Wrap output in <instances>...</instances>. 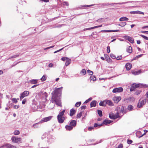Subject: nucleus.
I'll use <instances>...</instances> for the list:
<instances>
[{"label": "nucleus", "mask_w": 148, "mask_h": 148, "mask_svg": "<svg viewBox=\"0 0 148 148\" xmlns=\"http://www.w3.org/2000/svg\"><path fill=\"white\" fill-rule=\"evenodd\" d=\"M62 88V87L55 89L51 100L52 103H56L57 105L60 107L62 106V105L60 96L61 94L62 90H60V89Z\"/></svg>", "instance_id": "1"}, {"label": "nucleus", "mask_w": 148, "mask_h": 148, "mask_svg": "<svg viewBox=\"0 0 148 148\" xmlns=\"http://www.w3.org/2000/svg\"><path fill=\"white\" fill-rule=\"evenodd\" d=\"M65 110H63L62 112H60L57 116V119L59 123H62L66 118L63 116L65 112Z\"/></svg>", "instance_id": "2"}, {"label": "nucleus", "mask_w": 148, "mask_h": 148, "mask_svg": "<svg viewBox=\"0 0 148 148\" xmlns=\"http://www.w3.org/2000/svg\"><path fill=\"white\" fill-rule=\"evenodd\" d=\"M148 87V86L145 84H136L134 83L132 84L131 87L130 88V90L131 91H133L134 89L137 88H147Z\"/></svg>", "instance_id": "3"}, {"label": "nucleus", "mask_w": 148, "mask_h": 148, "mask_svg": "<svg viewBox=\"0 0 148 148\" xmlns=\"http://www.w3.org/2000/svg\"><path fill=\"white\" fill-rule=\"evenodd\" d=\"M116 110L117 111L118 114H119L120 116L123 115L126 112L125 108L123 106H119L118 107L116 108Z\"/></svg>", "instance_id": "4"}, {"label": "nucleus", "mask_w": 148, "mask_h": 148, "mask_svg": "<svg viewBox=\"0 0 148 148\" xmlns=\"http://www.w3.org/2000/svg\"><path fill=\"white\" fill-rule=\"evenodd\" d=\"M147 102L146 98H142L139 100V102L137 105V107L138 108H140L142 107Z\"/></svg>", "instance_id": "5"}, {"label": "nucleus", "mask_w": 148, "mask_h": 148, "mask_svg": "<svg viewBox=\"0 0 148 148\" xmlns=\"http://www.w3.org/2000/svg\"><path fill=\"white\" fill-rule=\"evenodd\" d=\"M12 142L14 143H21V138H17L16 136H13L11 138Z\"/></svg>", "instance_id": "6"}, {"label": "nucleus", "mask_w": 148, "mask_h": 148, "mask_svg": "<svg viewBox=\"0 0 148 148\" xmlns=\"http://www.w3.org/2000/svg\"><path fill=\"white\" fill-rule=\"evenodd\" d=\"M109 118L112 119H115L117 118L120 117V116L119 114L117 113V111L116 114H113L112 113H110L109 114Z\"/></svg>", "instance_id": "7"}, {"label": "nucleus", "mask_w": 148, "mask_h": 148, "mask_svg": "<svg viewBox=\"0 0 148 148\" xmlns=\"http://www.w3.org/2000/svg\"><path fill=\"white\" fill-rule=\"evenodd\" d=\"M29 94V92L28 91H25L21 94L20 99L21 100L25 97L28 96Z\"/></svg>", "instance_id": "8"}, {"label": "nucleus", "mask_w": 148, "mask_h": 148, "mask_svg": "<svg viewBox=\"0 0 148 148\" xmlns=\"http://www.w3.org/2000/svg\"><path fill=\"white\" fill-rule=\"evenodd\" d=\"M52 117V116H49L47 117L41 119V121H40V123H42L51 120Z\"/></svg>", "instance_id": "9"}, {"label": "nucleus", "mask_w": 148, "mask_h": 148, "mask_svg": "<svg viewBox=\"0 0 148 148\" xmlns=\"http://www.w3.org/2000/svg\"><path fill=\"white\" fill-rule=\"evenodd\" d=\"M123 89L121 87L116 88L112 90L113 93L121 92L123 91Z\"/></svg>", "instance_id": "10"}, {"label": "nucleus", "mask_w": 148, "mask_h": 148, "mask_svg": "<svg viewBox=\"0 0 148 148\" xmlns=\"http://www.w3.org/2000/svg\"><path fill=\"white\" fill-rule=\"evenodd\" d=\"M121 99L120 96L114 97L113 98V100L116 103H118Z\"/></svg>", "instance_id": "11"}, {"label": "nucleus", "mask_w": 148, "mask_h": 148, "mask_svg": "<svg viewBox=\"0 0 148 148\" xmlns=\"http://www.w3.org/2000/svg\"><path fill=\"white\" fill-rule=\"evenodd\" d=\"M5 146L7 148H17V147L9 143L5 144Z\"/></svg>", "instance_id": "12"}, {"label": "nucleus", "mask_w": 148, "mask_h": 148, "mask_svg": "<svg viewBox=\"0 0 148 148\" xmlns=\"http://www.w3.org/2000/svg\"><path fill=\"white\" fill-rule=\"evenodd\" d=\"M125 66L127 70L129 71L132 68V64L130 63H127L126 64Z\"/></svg>", "instance_id": "13"}, {"label": "nucleus", "mask_w": 148, "mask_h": 148, "mask_svg": "<svg viewBox=\"0 0 148 148\" xmlns=\"http://www.w3.org/2000/svg\"><path fill=\"white\" fill-rule=\"evenodd\" d=\"M130 13L132 14H144V12L139 11H131L130 12Z\"/></svg>", "instance_id": "14"}, {"label": "nucleus", "mask_w": 148, "mask_h": 148, "mask_svg": "<svg viewBox=\"0 0 148 148\" xmlns=\"http://www.w3.org/2000/svg\"><path fill=\"white\" fill-rule=\"evenodd\" d=\"M112 122V121L107 119H105L103 121V125L104 124L105 125H107L108 124Z\"/></svg>", "instance_id": "15"}, {"label": "nucleus", "mask_w": 148, "mask_h": 148, "mask_svg": "<svg viewBox=\"0 0 148 148\" xmlns=\"http://www.w3.org/2000/svg\"><path fill=\"white\" fill-rule=\"evenodd\" d=\"M76 121L75 120H72L70 123L69 125L72 126L73 127L75 126Z\"/></svg>", "instance_id": "16"}, {"label": "nucleus", "mask_w": 148, "mask_h": 148, "mask_svg": "<svg viewBox=\"0 0 148 148\" xmlns=\"http://www.w3.org/2000/svg\"><path fill=\"white\" fill-rule=\"evenodd\" d=\"M102 26V25H100L97 26L91 27L89 28H86V29H84V30H90V29H92L95 28H98V27H101Z\"/></svg>", "instance_id": "17"}, {"label": "nucleus", "mask_w": 148, "mask_h": 148, "mask_svg": "<svg viewBox=\"0 0 148 148\" xmlns=\"http://www.w3.org/2000/svg\"><path fill=\"white\" fill-rule=\"evenodd\" d=\"M97 102L95 101H93L90 103V107H95L96 105Z\"/></svg>", "instance_id": "18"}, {"label": "nucleus", "mask_w": 148, "mask_h": 148, "mask_svg": "<svg viewBox=\"0 0 148 148\" xmlns=\"http://www.w3.org/2000/svg\"><path fill=\"white\" fill-rule=\"evenodd\" d=\"M75 111L74 109H72L70 111V116H73L75 113Z\"/></svg>", "instance_id": "19"}, {"label": "nucleus", "mask_w": 148, "mask_h": 148, "mask_svg": "<svg viewBox=\"0 0 148 148\" xmlns=\"http://www.w3.org/2000/svg\"><path fill=\"white\" fill-rule=\"evenodd\" d=\"M106 104H107L109 106H113V104L112 102L110 100H106Z\"/></svg>", "instance_id": "20"}, {"label": "nucleus", "mask_w": 148, "mask_h": 148, "mask_svg": "<svg viewBox=\"0 0 148 148\" xmlns=\"http://www.w3.org/2000/svg\"><path fill=\"white\" fill-rule=\"evenodd\" d=\"M65 128L66 130L70 131L73 129V127L70 125H66L65 126Z\"/></svg>", "instance_id": "21"}, {"label": "nucleus", "mask_w": 148, "mask_h": 148, "mask_svg": "<svg viewBox=\"0 0 148 148\" xmlns=\"http://www.w3.org/2000/svg\"><path fill=\"white\" fill-rule=\"evenodd\" d=\"M106 100L101 101L99 103V105L101 106H105L106 105Z\"/></svg>", "instance_id": "22"}, {"label": "nucleus", "mask_w": 148, "mask_h": 148, "mask_svg": "<svg viewBox=\"0 0 148 148\" xmlns=\"http://www.w3.org/2000/svg\"><path fill=\"white\" fill-rule=\"evenodd\" d=\"M71 59L68 58L66 60V62L65 63V65L67 66L69 65L71 63Z\"/></svg>", "instance_id": "23"}, {"label": "nucleus", "mask_w": 148, "mask_h": 148, "mask_svg": "<svg viewBox=\"0 0 148 148\" xmlns=\"http://www.w3.org/2000/svg\"><path fill=\"white\" fill-rule=\"evenodd\" d=\"M37 79H33L29 81L30 83L32 84H35L37 83Z\"/></svg>", "instance_id": "24"}, {"label": "nucleus", "mask_w": 148, "mask_h": 148, "mask_svg": "<svg viewBox=\"0 0 148 148\" xmlns=\"http://www.w3.org/2000/svg\"><path fill=\"white\" fill-rule=\"evenodd\" d=\"M128 18L126 17H124L121 18L119 19V21H127L128 20Z\"/></svg>", "instance_id": "25"}, {"label": "nucleus", "mask_w": 148, "mask_h": 148, "mask_svg": "<svg viewBox=\"0 0 148 148\" xmlns=\"http://www.w3.org/2000/svg\"><path fill=\"white\" fill-rule=\"evenodd\" d=\"M11 100L13 103H16L18 102L17 100H19V99H16L15 98H12Z\"/></svg>", "instance_id": "26"}, {"label": "nucleus", "mask_w": 148, "mask_h": 148, "mask_svg": "<svg viewBox=\"0 0 148 148\" xmlns=\"http://www.w3.org/2000/svg\"><path fill=\"white\" fill-rule=\"evenodd\" d=\"M86 73V70L84 69H83L80 72V74H81L82 75H84Z\"/></svg>", "instance_id": "27"}, {"label": "nucleus", "mask_w": 148, "mask_h": 148, "mask_svg": "<svg viewBox=\"0 0 148 148\" xmlns=\"http://www.w3.org/2000/svg\"><path fill=\"white\" fill-rule=\"evenodd\" d=\"M133 106L131 105H129L127 108L128 110L129 111H131L133 110Z\"/></svg>", "instance_id": "28"}, {"label": "nucleus", "mask_w": 148, "mask_h": 148, "mask_svg": "<svg viewBox=\"0 0 148 148\" xmlns=\"http://www.w3.org/2000/svg\"><path fill=\"white\" fill-rule=\"evenodd\" d=\"M126 23L125 22H123L120 23V24H119L118 25L119 26L123 27L124 26L126 25Z\"/></svg>", "instance_id": "29"}, {"label": "nucleus", "mask_w": 148, "mask_h": 148, "mask_svg": "<svg viewBox=\"0 0 148 148\" xmlns=\"http://www.w3.org/2000/svg\"><path fill=\"white\" fill-rule=\"evenodd\" d=\"M47 79V77L46 75H43V76L41 78V80L42 81H45Z\"/></svg>", "instance_id": "30"}, {"label": "nucleus", "mask_w": 148, "mask_h": 148, "mask_svg": "<svg viewBox=\"0 0 148 148\" xmlns=\"http://www.w3.org/2000/svg\"><path fill=\"white\" fill-rule=\"evenodd\" d=\"M127 51L129 53H130L132 52V47L131 46H129L127 49Z\"/></svg>", "instance_id": "31"}, {"label": "nucleus", "mask_w": 148, "mask_h": 148, "mask_svg": "<svg viewBox=\"0 0 148 148\" xmlns=\"http://www.w3.org/2000/svg\"><path fill=\"white\" fill-rule=\"evenodd\" d=\"M97 112L100 116L101 117L102 116V112L101 110H98Z\"/></svg>", "instance_id": "32"}, {"label": "nucleus", "mask_w": 148, "mask_h": 148, "mask_svg": "<svg viewBox=\"0 0 148 148\" xmlns=\"http://www.w3.org/2000/svg\"><path fill=\"white\" fill-rule=\"evenodd\" d=\"M90 80L91 81H94L96 80V77L94 76H92L90 77Z\"/></svg>", "instance_id": "33"}, {"label": "nucleus", "mask_w": 148, "mask_h": 148, "mask_svg": "<svg viewBox=\"0 0 148 148\" xmlns=\"http://www.w3.org/2000/svg\"><path fill=\"white\" fill-rule=\"evenodd\" d=\"M103 125V124H98L97 123H95L94 125V127H97L98 126H99V127H101V126Z\"/></svg>", "instance_id": "34"}, {"label": "nucleus", "mask_w": 148, "mask_h": 148, "mask_svg": "<svg viewBox=\"0 0 148 148\" xmlns=\"http://www.w3.org/2000/svg\"><path fill=\"white\" fill-rule=\"evenodd\" d=\"M128 41L132 43H133L134 42L133 38L131 37H130V38L129 39Z\"/></svg>", "instance_id": "35"}, {"label": "nucleus", "mask_w": 148, "mask_h": 148, "mask_svg": "<svg viewBox=\"0 0 148 148\" xmlns=\"http://www.w3.org/2000/svg\"><path fill=\"white\" fill-rule=\"evenodd\" d=\"M20 133L19 131L18 130H16L14 132V134L15 135H18Z\"/></svg>", "instance_id": "36"}, {"label": "nucleus", "mask_w": 148, "mask_h": 148, "mask_svg": "<svg viewBox=\"0 0 148 148\" xmlns=\"http://www.w3.org/2000/svg\"><path fill=\"white\" fill-rule=\"evenodd\" d=\"M40 123V122L38 123H36L35 124H34L33 125V126L35 128H37L38 127V124L39 123Z\"/></svg>", "instance_id": "37"}, {"label": "nucleus", "mask_w": 148, "mask_h": 148, "mask_svg": "<svg viewBox=\"0 0 148 148\" xmlns=\"http://www.w3.org/2000/svg\"><path fill=\"white\" fill-rule=\"evenodd\" d=\"M81 102H78L76 103L75 104V106L76 107H79L81 104Z\"/></svg>", "instance_id": "38"}, {"label": "nucleus", "mask_w": 148, "mask_h": 148, "mask_svg": "<svg viewBox=\"0 0 148 148\" xmlns=\"http://www.w3.org/2000/svg\"><path fill=\"white\" fill-rule=\"evenodd\" d=\"M82 112H80L79 114H78L77 116V118H79L81 117L82 115Z\"/></svg>", "instance_id": "39"}, {"label": "nucleus", "mask_w": 148, "mask_h": 148, "mask_svg": "<svg viewBox=\"0 0 148 148\" xmlns=\"http://www.w3.org/2000/svg\"><path fill=\"white\" fill-rule=\"evenodd\" d=\"M140 35L142 37H143V38L145 39L148 40V37L146 36L143 35Z\"/></svg>", "instance_id": "40"}, {"label": "nucleus", "mask_w": 148, "mask_h": 148, "mask_svg": "<svg viewBox=\"0 0 148 148\" xmlns=\"http://www.w3.org/2000/svg\"><path fill=\"white\" fill-rule=\"evenodd\" d=\"M87 72L90 75H92L93 74V72L92 71H91L89 70L87 71Z\"/></svg>", "instance_id": "41"}, {"label": "nucleus", "mask_w": 148, "mask_h": 148, "mask_svg": "<svg viewBox=\"0 0 148 148\" xmlns=\"http://www.w3.org/2000/svg\"><path fill=\"white\" fill-rule=\"evenodd\" d=\"M130 37L127 36H125L123 37V38L125 39L129 40V39L130 38Z\"/></svg>", "instance_id": "42"}, {"label": "nucleus", "mask_w": 148, "mask_h": 148, "mask_svg": "<svg viewBox=\"0 0 148 148\" xmlns=\"http://www.w3.org/2000/svg\"><path fill=\"white\" fill-rule=\"evenodd\" d=\"M92 98L91 97L89 98L88 99L86 100L85 101V102L84 103L85 104V103H87L89 101H91L92 100Z\"/></svg>", "instance_id": "43"}, {"label": "nucleus", "mask_w": 148, "mask_h": 148, "mask_svg": "<svg viewBox=\"0 0 148 148\" xmlns=\"http://www.w3.org/2000/svg\"><path fill=\"white\" fill-rule=\"evenodd\" d=\"M143 54H140V55H138V56H136V57H135L134 58V60H136V59L138 58L141 57L143 56Z\"/></svg>", "instance_id": "44"}, {"label": "nucleus", "mask_w": 148, "mask_h": 148, "mask_svg": "<svg viewBox=\"0 0 148 148\" xmlns=\"http://www.w3.org/2000/svg\"><path fill=\"white\" fill-rule=\"evenodd\" d=\"M141 92V91L140 90H138L136 92H135V94L136 95H138L139 94H140Z\"/></svg>", "instance_id": "45"}, {"label": "nucleus", "mask_w": 148, "mask_h": 148, "mask_svg": "<svg viewBox=\"0 0 148 148\" xmlns=\"http://www.w3.org/2000/svg\"><path fill=\"white\" fill-rule=\"evenodd\" d=\"M110 57L113 59H115L116 58L115 55L113 54H110Z\"/></svg>", "instance_id": "46"}, {"label": "nucleus", "mask_w": 148, "mask_h": 148, "mask_svg": "<svg viewBox=\"0 0 148 148\" xmlns=\"http://www.w3.org/2000/svg\"><path fill=\"white\" fill-rule=\"evenodd\" d=\"M107 61L109 63H111L112 61V60L110 58H108L106 59Z\"/></svg>", "instance_id": "47"}, {"label": "nucleus", "mask_w": 148, "mask_h": 148, "mask_svg": "<svg viewBox=\"0 0 148 148\" xmlns=\"http://www.w3.org/2000/svg\"><path fill=\"white\" fill-rule=\"evenodd\" d=\"M68 58L67 57H63L61 58V60L63 61H64L65 60L66 61L67 60V59H68Z\"/></svg>", "instance_id": "48"}, {"label": "nucleus", "mask_w": 148, "mask_h": 148, "mask_svg": "<svg viewBox=\"0 0 148 148\" xmlns=\"http://www.w3.org/2000/svg\"><path fill=\"white\" fill-rule=\"evenodd\" d=\"M127 2H123V3H112V4H117L119 5H121L123 4H125Z\"/></svg>", "instance_id": "49"}, {"label": "nucleus", "mask_w": 148, "mask_h": 148, "mask_svg": "<svg viewBox=\"0 0 148 148\" xmlns=\"http://www.w3.org/2000/svg\"><path fill=\"white\" fill-rule=\"evenodd\" d=\"M145 95L146 96V98L147 99V102L148 103V91L146 93Z\"/></svg>", "instance_id": "50"}, {"label": "nucleus", "mask_w": 148, "mask_h": 148, "mask_svg": "<svg viewBox=\"0 0 148 148\" xmlns=\"http://www.w3.org/2000/svg\"><path fill=\"white\" fill-rule=\"evenodd\" d=\"M132 143V141L130 140H128L127 141V143L129 144H130Z\"/></svg>", "instance_id": "51"}, {"label": "nucleus", "mask_w": 148, "mask_h": 148, "mask_svg": "<svg viewBox=\"0 0 148 148\" xmlns=\"http://www.w3.org/2000/svg\"><path fill=\"white\" fill-rule=\"evenodd\" d=\"M101 32H112V30H103L101 31Z\"/></svg>", "instance_id": "52"}, {"label": "nucleus", "mask_w": 148, "mask_h": 148, "mask_svg": "<svg viewBox=\"0 0 148 148\" xmlns=\"http://www.w3.org/2000/svg\"><path fill=\"white\" fill-rule=\"evenodd\" d=\"M107 51L108 53H109L110 52V47L109 46L107 47Z\"/></svg>", "instance_id": "53"}, {"label": "nucleus", "mask_w": 148, "mask_h": 148, "mask_svg": "<svg viewBox=\"0 0 148 148\" xmlns=\"http://www.w3.org/2000/svg\"><path fill=\"white\" fill-rule=\"evenodd\" d=\"M18 55H14L12 56L10 58H16V57H18Z\"/></svg>", "instance_id": "54"}, {"label": "nucleus", "mask_w": 148, "mask_h": 148, "mask_svg": "<svg viewBox=\"0 0 148 148\" xmlns=\"http://www.w3.org/2000/svg\"><path fill=\"white\" fill-rule=\"evenodd\" d=\"M48 66L49 67H52L53 66V64L52 63H50L49 64Z\"/></svg>", "instance_id": "55"}, {"label": "nucleus", "mask_w": 148, "mask_h": 148, "mask_svg": "<svg viewBox=\"0 0 148 148\" xmlns=\"http://www.w3.org/2000/svg\"><path fill=\"white\" fill-rule=\"evenodd\" d=\"M122 58V57L121 56H118L117 58H116V59L117 60H121Z\"/></svg>", "instance_id": "56"}, {"label": "nucleus", "mask_w": 148, "mask_h": 148, "mask_svg": "<svg viewBox=\"0 0 148 148\" xmlns=\"http://www.w3.org/2000/svg\"><path fill=\"white\" fill-rule=\"evenodd\" d=\"M64 47H63V48H62V49H59V50H57V51H55L54 52V53H57V52H59V51H61V50H62L64 49Z\"/></svg>", "instance_id": "57"}, {"label": "nucleus", "mask_w": 148, "mask_h": 148, "mask_svg": "<svg viewBox=\"0 0 148 148\" xmlns=\"http://www.w3.org/2000/svg\"><path fill=\"white\" fill-rule=\"evenodd\" d=\"M123 147V145L122 144H121L118 146L117 148H122Z\"/></svg>", "instance_id": "58"}, {"label": "nucleus", "mask_w": 148, "mask_h": 148, "mask_svg": "<svg viewBox=\"0 0 148 148\" xmlns=\"http://www.w3.org/2000/svg\"><path fill=\"white\" fill-rule=\"evenodd\" d=\"M19 107V106L18 105H15L14 107V108L16 109L18 108Z\"/></svg>", "instance_id": "59"}, {"label": "nucleus", "mask_w": 148, "mask_h": 148, "mask_svg": "<svg viewBox=\"0 0 148 148\" xmlns=\"http://www.w3.org/2000/svg\"><path fill=\"white\" fill-rule=\"evenodd\" d=\"M86 106H83L81 107V108L82 109H86Z\"/></svg>", "instance_id": "60"}, {"label": "nucleus", "mask_w": 148, "mask_h": 148, "mask_svg": "<svg viewBox=\"0 0 148 148\" xmlns=\"http://www.w3.org/2000/svg\"><path fill=\"white\" fill-rule=\"evenodd\" d=\"M26 102V100L25 99H24L22 101V103L23 104H24Z\"/></svg>", "instance_id": "61"}, {"label": "nucleus", "mask_w": 148, "mask_h": 148, "mask_svg": "<svg viewBox=\"0 0 148 148\" xmlns=\"http://www.w3.org/2000/svg\"><path fill=\"white\" fill-rule=\"evenodd\" d=\"M54 47V46H51V47H48L45 49L46 50V49H50V48H53Z\"/></svg>", "instance_id": "62"}, {"label": "nucleus", "mask_w": 148, "mask_h": 148, "mask_svg": "<svg viewBox=\"0 0 148 148\" xmlns=\"http://www.w3.org/2000/svg\"><path fill=\"white\" fill-rule=\"evenodd\" d=\"M141 32L144 34H148V31H143Z\"/></svg>", "instance_id": "63"}, {"label": "nucleus", "mask_w": 148, "mask_h": 148, "mask_svg": "<svg viewBox=\"0 0 148 148\" xmlns=\"http://www.w3.org/2000/svg\"><path fill=\"white\" fill-rule=\"evenodd\" d=\"M93 128V127H90L88 128V129L89 130H91Z\"/></svg>", "instance_id": "64"}]
</instances>
